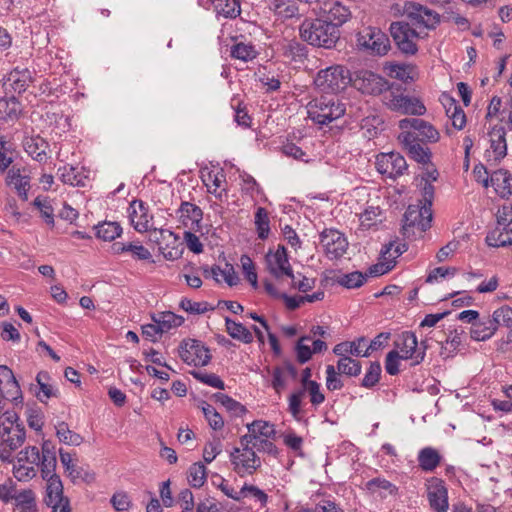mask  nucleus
<instances>
[{
	"label": "nucleus",
	"mask_w": 512,
	"mask_h": 512,
	"mask_svg": "<svg viewBox=\"0 0 512 512\" xmlns=\"http://www.w3.org/2000/svg\"><path fill=\"white\" fill-rule=\"evenodd\" d=\"M128 216L133 228L140 233L147 232L152 226V215L142 201H132L128 207Z\"/></svg>",
	"instance_id": "nucleus-27"
},
{
	"label": "nucleus",
	"mask_w": 512,
	"mask_h": 512,
	"mask_svg": "<svg viewBox=\"0 0 512 512\" xmlns=\"http://www.w3.org/2000/svg\"><path fill=\"white\" fill-rule=\"evenodd\" d=\"M499 224H507V228H504L505 232L500 233L499 239L495 243L491 242L490 237H487L488 245L493 247H499L505 246L507 244H512V215H508V213H506V207L503 208V212L499 216Z\"/></svg>",
	"instance_id": "nucleus-48"
},
{
	"label": "nucleus",
	"mask_w": 512,
	"mask_h": 512,
	"mask_svg": "<svg viewBox=\"0 0 512 512\" xmlns=\"http://www.w3.org/2000/svg\"><path fill=\"white\" fill-rule=\"evenodd\" d=\"M59 178L64 184L71 186H84V176L78 167L65 165L58 169Z\"/></svg>",
	"instance_id": "nucleus-49"
},
{
	"label": "nucleus",
	"mask_w": 512,
	"mask_h": 512,
	"mask_svg": "<svg viewBox=\"0 0 512 512\" xmlns=\"http://www.w3.org/2000/svg\"><path fill=\"white\" fill-rule=\"evenodd\" d=\"M9 81L11 87L16 93H22L26 91L30 82V73L28 70L14 69L9 75Z\"/></svg>",
	"instance_id": "nucleus-57"
},
{
	"label": "nucleus",
	"mask_w": 512,
	"mask_h": 512,
	"mask_svg": "<svg viewBox=\"0 0 512 512\" xmlns=\"http://www.w3.org/2000/svg\"><path fill=\"white\" fill-rule=\"evenodd\" d=\"M440 102L452 127L456 130H462L467 122L466 114L462 107L448 93L441 94Z\"/></svg>",
	"instance_id": "nucleus-28"
},
{
	"label": "nucleus",
	"mask_w": 512,
	"mask_h": 512,
	"mask_svg": "<svg viewBox=\"0 0 512 512\" xmlns=\"http://www.w3.org/2000/svg\"><path fill=\"white\" fill-rule=\"evenodd\" d=\"M205 277L213 278L217 283L225 282L229 286L237 285L239 277L230 263H225L223 267L214 265L210 270L204 269Z\"/></svg>",
	"instance_id": "nucleus-33"
},
{
	"label": "nucleus",
	"mask_w": 512,
	"mask_h": 512,
	"mask_svg": "<svg viewBox=\"0 0 512 512\" xmlns=\"http://www.w3.org/2000/svg\"><path fill=\"white\" fill-rule=\"evenodd\" d=\"M358 44L371 54L384 56L391 48L389 37L377 27H366L358 34Z\"/></svg>",
	"instance_id": "nucleus-18"
},
{
	"label": "nucleus",
	"mask_w": 512,
	"mask_h": 512,
	"mask_svg": "<svg viewBox=\"0 0 512 512\" xmlns=\"http://www.w3.org/2000/svg\"><path fill=\"white\" fill-rule=\"evenodd\" d=\"M56 435L60 442L68 445H80L82 443V437L73 431H71L68 425L64 422L59 423L56 426Z\"/></svg>",
	"instance_id": "nucleus-61"
},
{
	"label": "nucleus",
	"mask_w": 512,
	"mask_h": 512,
	"mask_svg": "<svg viewBox=\"0 0 512 512\" xmlns=\"http://www.w3.org/2000/svg\"><path fill=\"white\" fill-rule=\"evenodd\" d=\"M359 222L362 230H369L382 222V209L378 206H368L359 214Z\"/></svg>",
	"instance_id": "nucleus-43"
},
{
	"label": "nucleus",
	"mask_w": 512,
	"mask_h": 512,
	"mask_svg": "<svg viewBox=\"0 0 512 512\" xmlns=\"http://www.w3.org/2000/svg\"><path fill=\"white\" fill-rule=\"evenodd\" d=\"M42 469L40 449L36 446H27L18 452L13 464V475L18 481H29Z\"/></svg>",
	"instance_id": "nucleus-9"
},
{
	"label": "nucleus",
	"mask_w": 512,
	"mask_h": 512,
	"mask_svg": "<svg viewBox=\"0 0 512 512\" xmlns=\"http://www.w3.org/2000/svg\"><path fill=\"white\" fill-rule=\"evenodd\" d=\"M225 326L227 333L233 339L241 341L245 344H250L253 342L252 333L242 323L226 318Z\"/></svg>",
	"instance_id": "nucleus-42"
},
{
	"label": "nucleus",
	"mask_w": 512,
	"mask_h": 512,
	"mask_svg": "<svg viewBox=\"0 0 512 512\" xmlns=\"http://www.w3.org/2000/svg\"><path fill=\"white\" fill-rule=\"evenodd\" d=\"M384 71L389 77L404 83L412 82L418 77L417 66L410 63L388 62L384 65Z\"/></svg>",
	"instance_id": "nucleus-30"
},
{
	"label": "nucleus",
	"mask_w": 512,
	"mask_h": 512,
	"mask_svg": "<svg viewBox=\"0 0 512 512\" xmlns=\"http://www.w3.org/2000/svg\"><path fill=\"white\" fill-rule=\"evenodd\" d=\"M417 460L419 467L423 471L432 472L440 464L441 455L436 449L432 447H425L419 451Z\"/></svg>",
	"instance_id": "nucleus-40"
},
{
	"label": "nucleus",
	"mask_w": 512,
	"mask_h": 512,
	"mask_svg": "<svg viewBox=\"0 0 512 512\" xmlns=\"http://www.w3.org/2000/svg\"><path fill=\"white\" fill-rule=\"evenodd\" d=\"M404 14L418 28L433 30L440 23V15L420 3L408 1L403 7Z\"/></svg>",
	"instance_id": "nucleus-17"
},
{
	"label": "nucleus",
	"mask_w": 512,
	"mask_h": 512,
	"mask_svg": "<svg viewBox=\"0 0 512 512\" xmlns=\"http://www.w3.org/2000/svg\"><path fill=\"white\" fill-rule=\"evenodd\" d=\"M245 498L253 500L255 503L259 504L261 508L266 507L269 500V496L264 490L249 483H244L240 489V500Z\"/></svg>",
	"instance_id": "nucleus-45"
},
{
	"label": "nucleus",
	"mask_w": 512,
	"mask_h": 512,
	"mask_svg": "<svg viewBox=\"0 0 512 512\" xmlns=\"http://www.w3.org/2000/svg\"><path fill=\"white\" fill-rule=\"evenodd\" d=\"M46 481L44 502L52 512H71L68 498L64 497L63 484L60 477L52 470L50 473L41 472Z\"/></svg>",
	"instance_id": "nucleus-12"
},
{
	"label": "nucleus",
	"mask_w": 512,
	"mask_h": 512,
	"mask_svg": "<svg viewBox=\"0 0 512 512\" xmlns=\"http://www.w3.org/2000/svg\"><path fill=\"white\" fill-rule=\"evenodd\" d=\"M179 356L184 363L193 367L206 366L211 360L210 350L196 339H185L179 345Z\"/></svg>",
	"instance_id": "nucleus-16"
},
{
	"label": "nucleus",
	"mask_w": 512,
	"mask_h": 512,
	"mask_svg": "<svg viewBox=\"0 0 512 512\" xmlns=\"http://www.w3.org/2000/svg\"><path fill=\"white\" fill-rule=\"evenodd\" d=\"M352 81L350 71L343 65L335 64L320 69L314 77L315 88L326 94L343 91Z\"/></svg>",
	"instance_id": "nucleus-6"
},
{
	"label": "nucleus",
	"mask_w": 512,
	"mask_h": 512,
	"mask_svg": "<svg viewBox=\"0 0 512 512\" xmlns=\"http://www.w3.org/2000/svg\"><path fill=\"white\" fill-rule=\"evenodd\" d=\"M96 236L103 240L111 242L122 234V227L118 222L104 221L95 226Z\"/></svg>",
	"instance_id": "nucleus-46"
},
{
	"label": "nucleus",
	"mask_w": 512,
	"mask_h": 512,
	"mask_svg": "<svg viewBox=\"0 0 512 512\" xmlns=\"http://www.w3.org/2000/svg\"><path fill=\"white\" fill-rule=\"evenodd\" d=\"M366 342L365 337H359L353 341H344L338 343L333 348V353L336 356H355V357H368L369 352L367 350H359V343Z\"/></svg>",
	"instance_id": "nucleus-39"
},
{
	"label": "nucleus",
	"mask_w": 512,
	"mask_h": 512,
	"mask_svg": "<svg viewBox=\"0 0 512 512\" xmlns=\"http://www.w3.org/2000/svg\"><path fill=\"white\" fill-rule=\"evenodd\" d=\"M257 235L261 240H265L268 238L270 234V220L268 213L265 208L258 207L255 212V220H254Z\"/></svg>",
	"instance_id": "nucleus-56"
},
{
	"label": "nucleus",
	"mask_w": 512,
	"mask_h": 512,
	"mask_svg": "<svg viewBox=\"0 0 512 512\" xmlns=\"http://www.w3.org/2000/svg\"><path fill=\"white\" fill-rule=\"evenodd\" d=\"M496 330L491 316H487L473 322L470 328V335L475 341H486L495 334Z\"/></svg>",
	"instance_id": "nucleus-36"
},
{
	"label": "nucleus",
	"mask_w": 512,
	"mask_h": 512,
	"mask_svg": "<svg viewBox=\"0 0 512 512\" xmlns=\"http://www.w3.org/2000/svg\"><path fill=\"white\" fill-rule=\"evenodd\" d=\"M34 205L39 209L44 221L48 225L54 226V209L48 197H36L34 200Z\"/></svg>",
	"instance_id": "nucleus-64"
},
{
	"label": "nucleus",
	"mask_w": 512,
	"mask_h": 512,
	"mask_svg": "<svg viewBox=\"0 0 512 512\" xmlns=\"http://www.w3.org/2000/svg\"><path fill=\"white\" fill-rule=\"evenodd\" d=\"M247 433L240 436L246 438V441L257 448L258 452L266 453L274 458H278L280 451L274 444L276 429L274 424L265 420H254L246 425Z\"/></svg>",
	"instance_id": "nucleus-4"
},
{
	"label": "nucleus",
	"mask_w": 512,
	"mask_h": 512,
	"mask_svg": "<svg viewBox=\"0 0 512 512\" xmlns=\"http://www.w3.org/2000/svg\"><path fill=\"white\" fill-rule=\"evenodd\" d=\"M215 399L218 403H220L229 413H231L235 417H240L247 412V408L242 405L240 402L231 398L227 394L224 393H216Z\"/></svg>",
	"instance_id": "nucleus-55"
},
{
	"label": "nucleus",
	"mask_w": 512,
	"mask_h": 512,
	"mask_svg": "<svg viewBox=\"0 0 512 512\" xmlns=\"http://www.w3.org/2000/svg\"><path fill=\"white\" fill-rule=\"evenodd\" d=\"M390 33L403 54L415 55L418 52V41L421 35L410 23L404 21L393 22L390 25Z\"/></svg>",
	"instance_id": "nucleus-14"
},
{
	"label": "nucleus",
	"mask_w": 512,
	"mask_h": 512,
	"mask_svg": "<svg viewBox=\"0 0 512 512\" xmlns=\"http://www.w3.org/2000/svg\"><path fill=\"white\" fill-rule=\"evenodd\" d=\"M353 85L361 93L374 96L386 94L392 87L384 77L369 70L357 72Z\"/></svg>",
	"instance_id": "nucleus-19"
},
{
	"label": "nucleus",
	"mask_w": 512,
	"mask_h": 512,
	"mask_svg": "<svg viewBox=\"0 0 512 512\" xmlns=\"http://www.w3.org/2000/svg\"><path fill=\"white\" fill-rule=\"evenodd\" d=\"M398 139L408 151L409 156L416 162L422 164L430 162L431 152L429 148L424 147L421 142L416 141L410 134L398 136Z\"/></svg>",
	"instance_id": "nucleus-31"
},
{
	"label": "nucleus",
	"mask_w": 512,
	"mask_h": 512,
	"mask_svg": "<svg viewBox=\"0 0 512 512\" xmlns=\"http://www.w3.org/2000/svg\"><path fill=\"white\" fill-rule=\"evenodd\" d=\"M214 7L217 14L225 18H236L241 12L239 0H214Z\"/></svg>",
	"instance_id": "nucleus-50"
},
{
	"label": "nucleus",
	"mask_w": 512,
	"mask_h": 512,
	"mask_svg": "<svg viewBox=\"0 0 512 512\" xmlns=\"http://www.w3.org/2000/svg\"><path fill=\"white\" fill-rule=\"evenodd\" d=\"M308 397L311 407L317 410L325 402V394L318 382L308 383L304 387L292 392L288 397V411L295 420H301L304 416V398Z\"/></svg>",
	"instance_id": "nucleus-7"
},
{
	"label": "nucleus",
	"mask_w": 512,
	"mask_h": 512,
	"mask_svg": "<svg viewBox=\"0 0 512 512\" xmlns=\"http://www.w3.org/2000/svg\"><path fill=\"white\" fill-rule=\"evenodd\" d=\"M383 102L390 110L402 114L422 116L427 111L426 106L420 98L404 95L400 87L394 88L392 86L390 90L384 94Z\"/></svg>",
	"instance_id": "nucleus-8"
},
{
	"label": "nucleus",
	"mask_w": 512,
	"mask_h": 512,
	"mask_svg": "<svg viewBox=\"0 0 512 512\" xmlns=\"http://www.w3.org/2000/svg\"><path fill=\"white\" fill-rule=\"evenodd\" d=\"M36 382L39 386L36 397L42 403L47 402L52 397L58 396V389L50 383V375L48 372L40 371L36 376Z\"/></svg>",
	"instance_id": "nucleus-38"
},
{
	"label": "nucleus",
	"mask_w": 512,
	"mask_h": 512,
	"mask_svg": "<svg viewBox=\"0 0 512 512\" xmlns=\"http://www.w3.org/2000/svg\"><path fill=\"white\" fill-rule=\"evenodd\" d=\"M15 512H38L36 496L31 489H25L17 493Z\"/></svg>",
	"instance_id": "nucleus-41"
},
{
	"label": "nucleus",
	"mask_w": 512,
	"mask_h": 512,
	"mask_svg": "<svg viewBox=\"0 0 512 512\" xmlns=\"http://www.w3.org/2000/svg\"><path fill=\"white\" fill-rule=\"evenodd\" d=\"M241 178V190L243 193L249 195L253 199H258L263 196V190L257 181L249 174L243 173Z\"/></svg>",
	"instance_id": "nucleus-60"
},
{
	"label": "nucleus",
	"mask_w": 512,
	"mask_h": 512,
	"mask_svg": "<svg viewBox=\"0 0 512 512\" xmlns=\"http://www.w3.org/2000/svg\"><path fill=\"white\" fill-rule=\"evenodd\" d=\"M337 370L341 374L356 377L361 373V364L359 361L352 359L349 356H338Z\"/></svg>",
	"instance_id": "nucleus-58"
},
{
	"label": "nucleus",
	"mask_w": 512,
	"mask_h": 512,
	"mask_svg": "<svg viewBox=\"0 0 512 512\" xmlns=\"http://www.w3.org/2000/svg\"><path fill=\"white\" fill-rule=\"evenodd\" d=\"M491 318L496 329L500 325L512 328V307L508 305L501 306L493 312Z\"/></svg>",
	"instance_id": "nucleus-63"
},
{
	"label": "nucleus",
	"mask_w": 512,
	"mask_h": 512,
	"mask_svg": "<svg viewBox=\"0 0 512 512\" xmlns=\"http://www.w3.org/2000/svg\"><path fill=\"white\" fill-rule=\"evenodd\" d=\"M427 499L433 512H448V489L445 482L437 477L427 480Z\"/></svg>",
	"instance_id": "nucleus-25"
},
{
	"label": "nucleus",
	"mask_w": 512,
	"mask_h": 512,
	"mask_svg": "<svg viewBox=\"0 0 512 512\" xmlns=\"http://www.w3.org/2000/svg\"><path fill=\"white\" fill-rule=\"evenodd\" d=\"M258 52L255 46L247 42H237L231 47V57L244 62L251 61L256 58Z\"/></svg>",
	"instance_id": "nucleus-51"
},
{
	"label": "nucleus",
	"mask_w": 512,
	"mask_h": 512,
	"mask_svg": "<svg viewBox=\"0 0 512 512\" xmlns=\"http://www.w3.org/2000/svg\"><path fill=\"white\" fill-rule=\"evenodd\" d=\"M345 112V104L338 98L330 95L316 97L307 105L309 118L319 125L329 124L341 118Z\"/></svg>",
	"instance_id": "nucleus-5"
},
{
	"label": "nucleus",
	"mask_w": 512,
	"mask_h": 512,
	"mask_svg": "<svg viewBox=\"0 0 512 512\" xmlns=\"http://www.w3.org/2000/svg\"><path fill=\"white\" fill-rule=\"evenodd\" d=\"M25 151L34 160L44 162L47 158L46 149L47 143L40 137L29 138L24 143Z\"/></svg>",
	"instance_id": "nucleus-47"
},
{
	"label": "nucleus",
	"mask_w": 512,
	"mask_h": 512,
	"mask_svg": "<svg viewBox=\"0 0 512 512\" xmlns=\"http://www.w3.org/2000/svg\"><path fill=\"white\" fill-rule=\"evenodd\" d=\"M115 255H129L135 261L154 263L153 255L140 241L115 242L112 245Z\"/></svg>",
	"instance_id": "nucleus-26"
},
{
	"label": "nucleus",
	"mask_w": 512,
	"mask_h": 512,
	"mask_svg": "<svg viewBox=\"0 0 512 512\" xmlns=\"http://www.w3.org/2000/svg\"><path fill=\"white\" fill-rule=\"evenodd\" d=\"M26 439V431L18 414L6 410L0 418V440L11 448H19Z\"/></svg>",
	"instance_id": "nucleus-11"
},
{
	"label": "nucleus",
	"mask_w": 512,
	"mask_h": 512,
	"mask_svg": "<svg viewBox=\"0 0 512 512\" xmlns=\"http://www.w3.org/2000/svg\"><path fill=\"white\" fill-rule=\"evenodd\" d=\"M229 461L232 470L241 478L252 476L262 467L257 448L248 443L246 438H239V445L229 453Z\"/></svg>",
	"instance_id": "nucleus-3"
},
{
	"label": "nucleus",
	"mask_w": 512,
	"mask_h": 512,
	"mask_svg": "<svg viewBox=\"0 0 512 512\" xmlns=\"http://www.w3.org/2000/svg\"><path fill=\"white\" fill-rule=\"evenodd\" d=\"M317 15L338 29L351 18L350 9L338 0H319Z\"/></svg>",
	"instance_id": "nucleus-20"
},
{
	"label": "nucleus",
	"mask_w": 512,
	"mask_h": 512,
	"mask_svg": "<svg viewBox=\"0 0 512 512\" xmlns=\"http://www.w3.org/2000/svg\"><path fill=\"white\" fill-rule=\"evenodd\" d=\"M432 210L428 206L409 205L404 213L403 231L407 236H419L431 227Z\"/></svg>",
	"instance_id": "nucleus-10"
},
{
	"label": "nucleus",
	"mask_w": 512,
	"mask_h": 512,
	"mask_svg": "<svg viewBox=\"0 0 512 512\" xmlns=\"http://www.w3.org/2000/svg\"><path fill=\"white\" fill-rule=\"evenodd\" d=\"M152 320L159 324L163 333H166L173 328L180 327L184 323V318L182 316L171 311H164L158 315H153Z\"/></svg>",
	"instance_id": "nucleus-44"
},
{
	"label": "nucleus",
	"mask_w": 512,
	"mask_h": 512,
	"mask_svg": "<svg viewBox=\"0 0 512 512\" xmlns=\"http://www.w3.org/2000/svg\"><path fill=\"white\" fill-rule=\"evenodd\" d=\"M193 378H195L197 381L210 386L212 388L223 390L225 388V384L223 380L214 373H207L203 371H191L190 373Z\"/></svg>",
	"instance_id": "nucleus-62"
},
{
	"label": "nucleus",
	"mask_w": 512,
	"mask_h": 512,
	"mask_svg": "<svg viewBox=\"0 0 512 512\" xmlns=\"http://www.w3.org/2000/svg\"><path fill=\"white\" fill-rule=\"evenodd\" d=\"M427 345L425 341L418 343L415 333L404 331L394 341V348L387 354L385 370L389 375L400 372V361L410 360L411 365H419L426 356Z\"/></svg>",
	"instance_id": "nucleus-1"
},
{
	"label": "nucleus",
	"mask_w": 512,
	"mask_h": 512,
	"mask_svg": "<svg viewBox=\"0 0 512 512\" xmlns=\"http://www.w3.org/2000/svg\"><path fill=\"white\" fill-rule=\"evenodd\" d=\"M375 165L380 174L390 179L402 176L408 168L406 159L396 152L379 154Z\"/></svg>",
	"instance_id": "nucleus-21"
},
{
	"label": "nucleus",
	"mask_w": 512,
	"mask_h": 512,
	"mask_svg": "<svg viewBox=\"0 0 512 512\" xmlns=\"http://www.w3.org/2000/svg\"><path fill=\"white\" fill-rule=\"evenodd\" d=\"M392 253V245L385 244L380 251L378 262L369 267V276L376 277L390 272L395 267L397 259Z\"/></svg>",
	"instance_id": "nucleus-34"
},
{
	"label": "nucleus",
	"mask_w": 512,
	"mask_h": 512,
	"mask_svg": "<svg viewBox=\"0 0 512 512\" xmlns=\"http://www.w3.org/2000/svg\"><path fill=\"white\" fill-rule=\"evenodd\" d=\"M267 271L276 279L288 277L294 279V273L289 261L287 249L283 245L269 248L265 255Z\"/></svg>",
	"instance_id": "nucleus-15"
},
{
	"label": "nucleus",
	"mask_w": 512,
	"mask_h": 512,
	"mask_svg": "<svg viewBox=\"0 0 512 512\" xmlns=\"http://www.w3.org/2000/svg\"><path fill=\"white\" fill-rule=\"evenodd\" d=\"M320 244L330 260L341 258L347 251L348 241L344 234L336 229H326L320 234Z\"/></svg>",
	"instance_id": "nucleus-23"
},
{
	"label": "nucleus",
	"mask_w": 512,
	"mask_h": 512,
	"mask_svg": "<svg viewBox=\"0 0 512 512\" xmlns=\"http://www.w3.org/2000/svg\"><path fill=\"white\" fill-rule=\"evenodd\" d=\"M40 459L42 464L41 472L50 473L56 470L57 459L54 447L49 442H44L40 451Z\"/></svg>",
	"instance_id": "nucleus-53"
},
{
	"label": "nucleus",
	"mask_w": 512,
	"mask_h": 512,
	"mask_svg": "<svg viewBox=\"0 0 512 512\" xmlns=\"http://www.w3.org/2000/svg\"><path fill=\"white\" fill-rule=\"evenodd\" d=\"M399 136L410 134L421 143H436L440 139V133L430 122L421 118H404L399 121Z\"/></svg>",
	"instance_id": "nucleus-13"
},
{
	"label": "nucleus",
	"mask_w": 512,
	"mask_h": 512,
	"mask_svg": "<svg viewBox=\"0 0 512 512\" xmlns=\"http://www.w3.org/2000/svg\"><path fill=\"white\" fill-rule=\"evenodd\" d=\"M203 182L209 193L221 198L226 193V177L222 169L209 170L202 176Z\"/></svg>",
	"instance_id": "nucleus-35"
},
{
	"label": "nucleus",
	"mask_w": 512,
	"mask_h": 512,
	"mask_svg": "<svg viewBox=\"0 0 512 512\" xmlns=\"http://www.w3.org/2000/svg\"><path fill=\"white\" fill-rule=\"evenodd\" d=\"M0 395L14 406L23 404L20 385L13 371L6 365H0Z\"/></svg>",
	"instance_id": "nucleus-24"
},
{
	"label": "nucleus",
	"mask_w": 512,
	"mask_h": 512,
	"mask_svg": "<svg viewBox=\"0 0 512 512\" xmlns=\"http://www.w3.org/2000/svg\"><path fill=\"white\" fill-rule=\"evenodd\" d=\"M178 214L179 221L185 228L195 232L201 231L203 213L200 207L190 202H182Z\"/></svg>",
	"instance_id": "nucleus-29"
},
{
	"label": "nucleus",
	"mask_w": 512,
	"mask_h": 512,
	"mask_svg": "<svg viewBox=\"0 0 512 512\" xmlns=\"http://www.w3.org/2000/svg\"><path fill=\"white\" fill-rule=\"evenodd\" d=\"M200 408L210 428L218 431L224 427L223 417L217 412L213 405L202 401Z\"/></svg>",
	"instance_id": "nucleus-52"
},
{
	"label": "nucleus",
	"mask_w": 512,
	"mask_h": 512,
	"mask_svg": "<svg viewBox=\"0 0 512 512\" xmlns=\"http://www.w3.org/2000/svg\"><path fill=\"white\" fill-rule=\"evenodd\" d=\"M368 275L359 271L350 272L340 276L337 283L347 289L359 288L367 281Z\"/></svg>",
	"instance_id": "nucleus-59"
},
{
	"label": "nucleus",
	"mask_w": 512,
	"mask_h": 512,
	"mask_svg": "<svg viewBox=\"0 0 512 512\" xmlns=\"http://www.w3.org/2000/svg\"><path fill=\"white\" fill-rule=\"evenodd\" d=\"M489 147L485 150V159L491 164H497L507 155L506 130L495 125L488 132Z\"/></svg>",
	"instance_id": "nucleus-22"
},
{
	"label": "nucleus",
	"mask_w": 512,
	"mask_h": 512,
	"mask_svg": "<svg viewBox=\"0 0 512 512\" xmlns=\"http://www.w3.org/2000/svg\"><path fill=\"white\" fill-rule=\"evenodd\" d=\"M299 32L303 41L312 46L326 49L333 48L340 36L339 29L335 25L321 18L314 20L306 19L301 24Z\"/></svg>",
	"instance_id": "nucleus-2"
},
{
	"label": "nucleus",
	"mask_w": 512,
	"mask_h": 512,
	"mask_svg": "<svg viewBox=\"0 0 512 512\" xmlns=\"http://www.w3.org/2000/svg\"><path fill=\"white\" fill-rule=\"evenodd\" d=\"M207 479V468L201 463L197 462L190 466L188 470L187 480L188 483L194 488H200L204 485Z\"/></svg>",
	"instance_id": "nucleus-54"
},
{
	"label": "nucleus",
	"mask_w": 512,
	"mask_h": 512,
	"mask_svg": "<svg viewBox=\"0 0 512 512\" xmlns=\"http://www.w3.org/2000/svg\"><path fill=\"white\" fill-rule=\"evenodd\" d=\"M489 185L494 188L498 196L507 198L512 195V174L504 169L493 171Z\"/></svg>",
	"instance_id": "nucleus-32"
},
{
	"label": "nucleus",
	"mask_w": 512,
	"mask_h": 512,
	"mask_svg": "<svg viewBox=\"0 0 512 512\" xmlns=\"http://www.w3.org/2000/svg\"><path fill=\"white\" fill-rule=\"evenodd\" d=\"M6 182L17 191L23 200H27L30 189L29 176L23 175L19 168L12 167L8 171Z\"/></svg>",
	"instance_id": "nucleus-37"
}]
</instances>
